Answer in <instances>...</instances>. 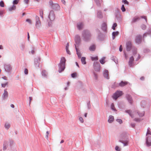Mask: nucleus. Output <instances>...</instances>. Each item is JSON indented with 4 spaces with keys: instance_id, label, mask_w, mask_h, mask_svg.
I'll list each match as a JSON object with an SVG mask.
<instances>
[{
    "instance_id": "obj_13",
    "label": "nucleus",
    "mask_w": 151,
    "mask_h": 151,
    "mask_svg": "<svg viewBox=\"0 0 151 151\" xmlns=\"http://www.w3.org/2000/svg\"><path fill=\"white\" fill-rule=\"evenodd\" d=\"M132 47V44L131 42L130 41H127L126 43V48L127 50L128 51H130Z\"/></svg>"
},
{
    "instance_id": "obj_2",
    "label": "nucleus",
    "mask_w": 151,
    "mask_h": 151,
    "mask_svg": "<svg viewBox=\"0 0 151 151\" xmlns=\"http://www.w3.org/2000/svg\"><path fill=\"white\" fill-rule=\"evenodd\" d=\"M81 36L83 40L87 42L90 40L91 34L89 30L88 29H84L82 32Z\"/></svg>"
},
{
    "instance_id": "obj_36",
    "label": "nucleus",
    "mask_w": 151,
    "mask_h": 151,
    "mask_svg": "<svg viewBox=\"0 0 151 151\" xmlns=\"http://www.w3.org/2000/svg\"><path fill=\"white\" fill-rule=\"evenodd\" d=\"M81 60L82 64L85 65L86 64V58L85 57H82L81 58Z\"/></svg>"
},
{
    "instance_id": "obj_57",
    "label": "nucleus",
    "mask_w": 151,
    "mask_h": 151,
    "mask_svg": "<svg viewBox=\"0 0 151 151\" xmlns=\"http://www.w3.org/2000/svg\"><path fill=\"white\" fill-rule=\"evenodd\" d=\"M122 3H124V4H129V2L127 0H122Z\"/></svg>"
},
{
    "instance_id": "obj_58",
    "label": "nucleus",
    "mask_w": 151,
    "mask_h": 151,
    "mask_svg": "<svg viewBox=\"0 0 151 151\" xmlns=\"http://www.w3.org/2000/svg\"><path fill=\"white\" fill-rule=\"evenodd\" d=\"M26 22H28L29 24H32V22L30 19H27L26 20Z\"/></svg>"
},
{
    "instance_id": "obj_46",
    "label": "nucleus",
    "mask_w": 151,
    "mask_h": 151,
    "mask_svg": "<svg viewBox=\"0 0 151 151\" xmlns=\"http://www.w3.org/2000/svg\"><path fill=\"white\" fill-rule=\"evenodd\" d=\"M91 60L92 61H93L94 60H98V57L96 56H95L94 57H91Z\"/></svg>"
},
{
    "instance_id": "obj_37",
    "label": "nucleus",
    "mask_w": 151,
    "mask_h": 151,
    "mask_svg": "<svg viewBox=\"0 0 151 151\" xmlns=\"http://www.w3.org/2000/svg\"><path fill=\"white\" fill-rule=\"evenodd\" d=\"M25 47V44L23 42L21 43L20 46V48L22 50H24Z\"/></svg>"
},
{
    "instance_id": "obj_29",
    "label": "nucleus",
    "mask_w": 151,
    "mask_h": 151,
    "mask_svg": "<svg viewBox=\"0 0 151 151\" xmlns=\"http://www.w3.org/2000/svg\"><path fill=\"white\" fill-rule=\"evenodd\" d=\"M9 146L10 147L9 149L11 150L12 149V147L13 146L14 144L13 140L12 139H9Z\"/></svg>"
},
{
    "instance_id": "obj_63",
    "label": "nucleus",
    "mask_w": 151,
    "mask_h": 151,
    "mask_svg": "<svg viewBox=\"0 0 151 151\" xmlns=\"http://www.w3.org/2000/svg\"><path fill=\"white\" fill-rule=\"evenodd\" d=\"M93 75L95 78L96 80L98 78L97 75L95 72H93Z\"/></svg>"
},
{
    "instance_id": "obj_12",
    "label": "nucleus",
    "mask_w": 151,
    "mask_h": 151,
    "mask_svg": "<svg viewBox=\"0 0 151 151\" xmlns=\"http://www.w3.org/2000/svg\"><path fill=\"white\" fill-rule=\"evenodd\" d=\"M35 18L36 20L35 26L36 27L39 28L41 25V23L39 18L38 16H36Z\"/></svg>"
},
{
    "instance_id": "obj_50",
    "label": "nucleus",
    "mask_w": 151,
    "mask_h": 151,
    "mask_svg": "<svg viewBox=\"0 0 151 151\" xmlns=\"http://www.w3.org/2000/svg\"><path fill=\"white\" fill-rule=\"evenodd\" d=\"M120 10L118 8L116 9L115 10V14H120Z\"/></svg>"
},
{
    "instance_id": "obj_43",
    "label": "nucleus",
    "mask_w": 151,
    "mask_h": 151,
    "mask_svg": "<svg viewBox=\"0 0 151 151\" xmlns=\"http://www.w3.org/2000/svg\"><path fill=\"white\" fill-rule=\"evenodd\" d=\"M149 128H148L147 129V131L146 134V136H151V132L149 130Z\"/></svg>"
},
{
    "instance_id": "obj_40",
    "label": "nucleus",
    "mask_w": 151,
    "mask_h": 151,
    "mask_svg": "<svg viewBox=\"0 0 151 151\" xmlns=\"http://www.w3.org/2000/svg\"><path fill=\"white\" fill-rule=\"evenodd\" d=\"M105 58V57H103L100 60L99 62L101 64H103L105 63V62L104 61V59Z\"/></svg>"
},
{
    "instance_id": "obj_42",
    "label": "nucleus",
    "mask_w": 151,
    "mask_h": 151,
    "mask_svg": "<svg viewBox=\"0 0 151 151\" xmlns=\"http://www.w3.org/2000/svg\"><path fill=\"white\" fill-rule=\"evenodd\" d=\"M87 104L88 109H90L91 108V105L89 101H87Z\"/></svg>"
},
{
    "instance_id": "obj_11",
    "label": "nucleus",
    "mask_w": 151,
    "mask_h": 151,
    "mask_svg": "<svg viewBox=\"0 0 151 151\" xmlns=\"http://www.w3.org/2000/svg\"><path fill=\"white\" fill-rule=\"evenodd\" d=\"M146 144L147 147L151 146V136H147L146 138Z\"/></svg>"
},
{
    "instance_id": "obj_34",
    "label": "nucleus",
    "mask_w": 151,
    "mask_h": 151,
    "mask_svg": "<svg viewBox=\"0 0 151 151\" xmlns=\"http://www.w3.org/2000/svg\"><path fill=\"white\" fill-rule=\"evenodd\" d=\"M75 47L76 50V54L78 57L79 58H80L81 57V53L79 52H78V49L76 47V46L75 45Z\"/></svg>"
},
{
    "instance_id": "obj_17",
    "label": "nucleus",
    "mask_w": 151,
    "mask_h": 151,
    "mask_svg": "<svg viewBox=\"0 0 151 151\" xmlns=\"http://www.w3.org/2000/svg\"><path fill=\"white\" fill-rule=\"evenodd\" d=\"M126 97L129 102L131 104H132L133 102V100L131 96L129 94H127Z\"/></svg>"
},
{
    "instance_id": "obj_44",
    "label": "nucleus",
    "mask_w": 151,
    "mask_h": 151,
    "mask_svg": "<svg viewBox=\"0 0 151 151\" xmlns=\"http://www.w3.org/2000/svg\"><path fill=\"white\" fill-rule=\"evenodd\" d=\"M117 26V24L116 23H113L112 27V29L113 30H115V27Z\"/></svg>"
},
{
    "instance_id": "obj_21",
    "label": "nucleus",
    "mask_w": 151,
    "mask_h": 151,
    "mask_svg": "<svg viewBox=\"0 0 151 151\" xmlns=\"http://www.w3.org/2000/svg\"><path fill=\"white\" fill-rule=\"evenodd\" d=\"M125 112L128 113L132 118H134V115L133 114V112L131 110H126L125 111Z\"/></svg>"
},
{
    "instance_id": "obj_45",
    "label": "nucleus",
    "mask_w": 151,
    "mask_h": 151,
    "mask_svg": "<svg viewBox=\"0 0 151 151\" xmlns=\"http://www.w3.org/2000/svg\"><path fill=\"white\" fill-rule=\"evenodd\" d=\"M141 29L143 30H145L146 28V26L144 24H142L141 26Z\"/></svg>"
},
{
    "instance_id": "obj_55",
    "label": "nucleus",
    "mask_w": 151,
    "mask_h": 151,
    "mask_svg": "<svg viewBox=\"0 0 151 151\" xmlns=\"http://www.w3.org/2000/svg\"><path fill=\"white\" fill-rule=\"evenodd\" d=\"M0 6L1 7H4V3L2 1H0Z\"/></svg>"
},
{
    "instance_id": "obj_25",
    "label": "nucleus",
    "mask_w": 151,
    "mask_h": 151,
    "mask_svg": "<svg viewBox=\"0 0 151 151\" xmlns=\"http://www.w3.org/2000/svg\"><path fill=\"white\" fill-rule=\"evenodd\" d=\"M127 83L128 82H127L122 81L119 83V85L121 87H123L127 85Z\"/></svg>"
},
{
    "instance_id": "obj_20",
    "label": "nucleus",
    "mask_w": 151,
    "mask_h": 151,
    "mask_svg": "<svg viewBox=\"0 0 151 151\" xmlns=\"http://www.w3.org/2000/svg\"><path fill=\"white\" fill-rule=\"evenodd\" d=\"M8 96V94L7 91H6V89H5L4 90V92L3 93L2 95L3 99L4 100L6 99Z\"/></svg>"
},
{
    "instance_id": "obj_39",
    "label": "nucleus",
    "mask_w": 151,
    "mask_h": 151,
    "mask_svg": "<svg viewBox=\"0 0 151 151\" xmlns=\"http://www.w3.org/2000/svg\"><path fill=\"white\" fill-rule=\"evenodd\" d=\"M10 126V124L8 123H5V125H4V127L5 128V129H9Z\"/></svg>"
},
{
    "instance_id": "obj_41",
    "label": "nucleus",
    "mask_w": 151,
    "mask_h": 151,
    "mask_svg": "<svg viewBox=\"0 0 151 151\" xmlns=\"http://www.w3.org/2000/svg\"><path fill=\"white\" fill-rule=\"evenodd\" d=\"M137 113L139 116L142 117L144 116L145 112L144 111H143L142 112L140 113V112L138 111Z\"/></svg>"
},
{
    "instance_id": "obj_4",
    "label": "nucleus",
    "mask_w": 151,
    "mask_h": 151,
    "mask_svg": "<svg viewBox=\"0 0 151 151\" xmlns=\"http://www.w3.org/2000/svg\"><path fill=\"white\" fill-rule=\"evenodd\" d=\"M49 5L50 7L55 10L57 11L59 10L60 9V6L58 4L53 3L52 0L49 1Z\"/></svg>"
},
{
    "instance_id": "obj_23",
    "label": "nucleus",
    "mask_w": 151,
    "mask_h": 151,
    "mask_svg": "<svg viewBox=\"0 0 151 151\" xmlns=\"http://www.w3.org/2000/svg\"><path fill=\"white\" fill-rule=\"evenodd\" d=\"M107 25L105 23H103L101 26V29L103 31L105 32L106 30Z\"/></svg>"
},
{
    "instance_id": "obj_35",
    "label": "nucleus",
    "mask_w": 151,
    "mask_h": 151,
    "mask_svg": "<svg viewBox=\"0 0 151 151\" xmlns=\"http://www.w3.org/2000/svg\"><path fill=\"white\" fill-rule=\"evenodd\" d=\"M141 104L142 107L143 108L145 107L146 104V101L145 100L142 101L141 103Z\"/></svg>"
},
{
    "instance_id": "obj_53",
    "label": "nucleus",
    "mask_w": 151,
    "mask_h": 151,
    "mask_svg": "<svg viewBox=\"0 0 151 151\" xmlns=\"http://www.w3.org/2000/svg\"><path fill=\"white\" fill-rule=\"evenodd\" d=\"M121 9L122 12H124L126 11V9L124 7V5L123 4L122 5Z\"/></svg>"
},
{
    "instance_id": "obj_52",
    "label": "nucleus",
    "mask_w": 151,
    "mask_h": 151,
    "mask_svg": "<svg viewBox=\"0 0 151 151\" xmlns=\"http://www.w3.org/2000/svg\"><path fill=\"white\" fill-rule=\"evenodd\" d=\"M116 120L117 122H118L120 124H121L122 123V121L121 119H117Z\"/></svg>"
},
{
    "instance_id": "obj_24",
    "label": "nucleus",
    "mask_w": 151,
    "mask_h": 151,
    "mask_svg": "<svg viewBox=\"0 0 151 151\" xmlns=\"http://www.w3.org/2000/svg\"><path fill=\"white\" fill-rule=\"evenodd\" d=\"M115 17L116 19H117L118 22H120L122 20V18L120 14H115Z\"/></svg>"
},
{
    "instance_id": "obj_59",
    "label": "nucleus",
    "mask_w": 151,
    "mask_h": 151,
    "mask_svg": "<svg viewBox=\"0 0 151 151\" xmlns=\"http://www.w3.org/2000/svg\"><path fill=\"white\" fill-rule=\"evenodd\" d=\"M49 133L48 131L46 132L45 137L47 139V140H48V135Z\"/></svg>"
},
{
    "instance_id": "obj_56",
    "label": "nucleus",
    "mask_w": 151,
    "mask_h": 151,
    "mask_svg": "<svg viewBox=\"0 0 151 151\" xmlns=\"http://www.w3.org/2000/svg\"><path fill=\"white\" fill-rule=\"evenodd\" d=\"M115 150L116 151H120L121 149L119 146H116L115 147Z\"/></svg>"
},
{
    "instance_id": "obj_14",
    "label": "nucleus",
    "mask_w": 151,
    "mask_h": 151,
    "mask_svg": "<svg viewBox=\"0 0 151 151\" xmlns=\"http://www.w3.org/2000/svg\"><path fill=\"white\" fill-rule=\"evenodd\" d=\"M142 40V36L139 35L137 36L135 38V42L137 44H140Z\"/></svg>"
},
{
    "instance_id": "obj_49",
    "label": "nucleus",
    "mask_w": 151,
    "mask_h": 151,
    "mask_svg": "<svg viewBox=\"0 0 151 151\" xmlns=\"http://www.w3.org/2000/svg\"><path fill=\"white\" fill-rule=\"evenodd\" d=\"M77 75V73L76 72H74L71 74V76L73 78H75L76 77Z\"/></svg>"
},
{
    "instance_id": "obj_48",
    "label": "nucleus",
    "mask_w": 151,
    "mask_h": 151,
    "mask_svg": "<svg viewBox=\"0 0 151 151\" xmlns=\"http://www.w3.org/2000/svg\"><path fill=\"white\" fill-rule=\"evenodd\" d=\"M40 15L42 18V19H43V11L42 10H40Z\"/></svg>"
},
{
    "instance_id": "obj_62",
    "label": "nucleus",
    "mask_w": 151,
    "mask_h": 151,
    "mask_svg": "<svg viewBox=\"0 0 151 151\" xmlns=\"http://www.w3.org/2000/svg\"><path fill=\"white\" fill-rule=\"evenodd\" d=\"M7 84V82H6V83H2L1 84V86L2 87L4 88Z\"/></svg>"
},
{
    "instance_id": "obj_51",
    "label": "nucleus",
    "mask_w": 151,
    "mask_h": 151,
    "mask_svg": "<svg viewBox=\"0 0 151 151\" xmlns=\"http://www.w3.org/2000/svg\"><path fill=\"white\" fill-rule=\"evenodd\" d=\"M133 55L135 56V55L137 54V49L136 48H135L133 50Z\"/></svg>"
},
{
    "instance_id": "obj_19",
    "label": "nucleus",
    "mask_w": 151,
    "mask_h": 151,
    "mask_svg": "<svg viewBox=\"0 0 151 151\" xmlns=\"http://www.w3.org/2000/svg\"><path fill=\"white\" fill-rule=\"evenodd\" d=\"M98 38L100 41H103L104 40V35L100 32L98 35Z\"/></svg>"
},
{
    "instance_id": "obj_6",
    "label": "nucleus",
    "mask_w": 151,
    "mask_h": 151,
    "mask_svg": "<svg viewBox=\"0 0 151 151\" xmlns=\"http://www.w3.org/2000/svg\"><path fill=\"white\" fill-rule=\"evenodd\" d=\"M4 68L5 72L7 73H10L12 70L11 66L9 64H4Z\"/></svg>"
},
{
    "instance_id": "obj_32",
    "label": "nucleus",
    "mask_w": 151,
    "mask_h": 151,
    "mask_svg": "<svg viewBox=\"0 0 151 151\" xmlns=\"http://www.w3.org/2000/svg\"><path fill=\"white\" fill-rule=\"evenodd\" d=\"M16 9V6L13 5L10 6L8 8V10L9 11L11 12L12 10H15Z\"/></svg>"
},
{
    "instance_id": "obj_33",
    "label": "nucleus",
    "mask_w": 151,
    "mask_h": 151,
    "mask_svg": "<svg viewBox=\"0 0 151 151\" xmlns=\"http://www.w3.org/2000/svg\"><path fill=\"white\" fill-rule=\"evenodd\" d=\"M95 45H92L90 47L89 49L90 51H93L95 50Z\"/></svg>"
},
{
    "instance_id": "obj_26",
    "label": "nucleus",
    "mask_w": 151,
    "mask_h": 151,
    "mask_svg": "<svg viewBox=\"0 0 151 151\" xmlns=\"http://www.w3.org/2000/svg\"><path fill=\"white\" fill-rule=\"evenodd\" d=\"M119 33V32L117 31L113 32L112 33V39L114 40L115 37V36L117 35Z\"/></svg>"
},
{
    "instance_id": "obj_18",
    "label": "nucleus",
    "mask_w": 151,
    "mask_h": 151,
    "mask_svg": "<svg viewBox=\"0 0 151 151\" xmlns=\"http://www.w3.org/2000/svg\"><path fill=\"white\" fill-rule=\"evenodd\" d=\"M83 24L82 22H79L77 23V27L79 30H81L83 27Z\"/></svg>"
},
{
    "instance_id": "obj_22",
    "label": "nucleus",
    "mask_w": 151,
    "mask_h": 151,
    "mask_svg": "<svg viewBox=\"0 0 151 151\" xmlns=\"http://www.w3.org/2000/svg\"><path fill=\"white\" fill-rule=\"evenodd\" d=\"M8 142L7 141L5 140L4 141V144H3V150H6L7 147L8 146Z\"/></svg>"
},
{
    "instance_id": "obj_15",
    "label": "nucleus",
    "mask_w": 151,
    "mask_h": 151,
    "mask_svg": "<svg viewBox=\"0 0 151 151\" xmlns=\"http://www.w3.org/2000/svg\"><path fill=\"white\" fill-rule=\"evenodd\" d=\"M103 75L105 78L109 79V72L107 70H105L103 72Z\"/></svg>"
},
{
    "instance_id": "obj_38",
    "label": "nucleus",
    "mask_w": 151,
    "mask_h": 151,
    "mask_svg": "<svg viewBox=\"0 0 151 151\" xmlns=\"http://www.w3.org/2000/svg\"><path fill=\"white\" fill-rule=\"evenodd\" d=\"M111 109L113 111H116V110L114 107V104L113 103H111Z\"/></svg>"
},
{
    "instance_id": "obj_31",
    "label": "nucleus",
    "mask_w": 151,
    "mask_h": 151,
    "mask_svg": "<svg viewBox=\"0 0 151 151\" xmlns=\"http://www.w3.org/2000/svg\"><path fill=\"white\" fill-rule=\"evenodd\" d=\"M97 17L100 19L102 18L103 17V16L102 12L100 11H98L97 13Z\"/></svg>"
},
{
    "instance_id": "obj_1",
    "label": "nucleus",
    "mask_w": 151,
    "mask_h": 151,
    "mask_svg": "<svg viewBox=\"0 0 151 151\" xmlns=\"http://www.w3.org/2000/svg\"><path fill=\"white\" fill-rule=\"evenodd\" d=\"M129 141V134L125 132L122 133L119 141L123 144V146L125 147L128 145Z\"/></svg>"
},
{
    "instance_id": "obj_64",
    "label": "nucleus",
    "mask_w": 151,
    "mask_h": 151,
    "mask_svg": "<svg viewBox=\"0 0 151 151\" xmlns=\"http://www.w3.org/2000/svg\"><path fill=\"white\" fill-rule=\"evenodd\" d=\"M79 120L81 123H82L83 122V120L82 117H79Z\"/></svg>"
},
{
    "instance_id": "obj_28",
    "label": "nucleus",
    "mask_w": 151,
    "mask_h": 151,
    "mask_svg": "<svg viewBox=\"0 0 151 151\" xmlns=\"http://www.w3.org/2000/svg\"><path fill=\"white\" fill-rule=\"evenodd\" d=\"M114 116L111 115L109 116L108 121L109 123H111L114 121Z\"/></svg>"
},
{
    "instance_id": "obj_9",
    "label": "nucleus",
    "mask_w": 151,
    "mask_h": 151,
    "mask_svg": "<svg viewBox=\"0 0 151 151\" xmlns=\"http://www.w3.org/2000/svg\"><path fill=\"white\" fill-rule=\"evenodd\" d=\"M122 95V91H117L115 93L112 97L115 100H116L117 98Z\"/></svg>"
},
{
    "instance_id": "obj_8",
    "label": "nucleus",
    "mask_w": 151,
    "mask_h": 151,
    "mask_svg": "<svg viewBox=\"0 0 151 151\" xmlns=\"http://www.w3.org/2000/svg\"><path fill=\"white\" fill-rule=\"evenodd\" d=\"M93 68L95 70L99 72L100 69V65L99 62H95L93 63Z\"/></svg>"
},
{
    "instance_id": "obj_7",
    "label": "nucleus",
    "mask_w": 151,
    "mask_h": 151,
    "mask_svg": "<svg viewBox=\"0 0 151 151\" xmlns=\"http://www.w3.org/2000/svg\"><path fill=\"white\" fill-rule=\"evenodd\" d=\"M48 17L50 21H53L55 18V15L54 11L53 10L50 11Z\"/></svg>"
},
{
    "instance_id": "obj_60",
    "label": "nucleus",
    "mask_w": 151,
    "mask_h": 151,
    "mask_svg": "<svg viewBox=\"0 0 151 151\" xmlns=\"http://www.w3.org/2000/svg\"><path fill=\"white\" fill-rule=\"evenodd\" d=\"M24 74L26 75H27L28 74V70L27 69L25 68L24 70Z\"/></svg>"
},
{
    "instance_id": "obj_16",
    "label": "nucleus",
    "mask_w": 151,
    "mask_h": 151,
    "mask_svg": "<svg viewBox=\"0 0 151 151\" xmlns=\"http://www.w3.org/2000/svg\"><path fill=\"white\" fill-rule=\"evenodd\" d=\"M134 58L133 56H132L129 58L128 64L130 67H133V62L134 61Z\"/></svg>"
},
{
    "instance_id": "obj_47",
    "label": "nucleus",
    "mask_w": 151,
    "mask_h": 151,
    "mask_svg": "<svg viewBox=\"0 0 151 151\" xmlns=\"http://www.w3.org/2000/svg\"><path fill=\"white\" fill-rule=\"evenodd\" d=\"M94 1L97 6H100L101 4L99 0H94Z\"/></svg>"
},
{
    "instance_id": "obj_54",
    "label": "nucleus",
    "mask_w": 151,
    "mask_h": 151,
    "mask_svg": "<svg viewBox=\"0 0 151 151\" xmlns=\"http://www.w3.org/2000/svg\"><path fill=\"white\" fill-rule=\"evenodd\" d=\"M19 0H14L13 2V4L14 5L17 4L19 2Z\"/></svg>"
},
{
    "instance_id": "obj_5",
    "label": "nucleus",
    "mask_w": 151,
    "mask_h": 151,
    "mask_svg": "<svg viewBox=\"0 0 151 151\" xmlns=\"http://www.w3.org/2000/svg\"><path fill=\"white\" fill-rule=\"evenodd\" d=\"M74 40L76 43L75 45H76V47L77 45L78 47V46L81 42V40L80 36L78 35H76L74 38Z\"/></svg>"
},
{
    "instance_id": "obj_30",
    "label": "nucleus",
    "mask_w": 151,
    "mask_h": 151,
    "mask_svg": "<svg viewBox=\"0 0 151 151\" xmlns=\"http://www.w3.org/2000/svg\"><path fill=\"white\" fill-rule=\"evenodd\" d=\"M41 74L43 77L47 78V73L45 70H42V72Z\"/></svg>"
},
{
    "instance_id": "obj_61",
    "label": "nucleus",
    "mask_w": 151,
    "mask_h": 151,
    "mask_svg": "<svg viewBox=\"0 0 151 151\" xmlns=\"http://www.w3.org/2000/svg\"><path fill=\"white\" fill-rule=\"evenodd\" d=\"M52 21H49L48 22V25L49 26V27H50V26H51L52 25Z\"/></svg>"
},
{
    "instance_id": "obj_10",
    "label": "nucleus",
    "mask_w": 151,
    "mask_h": 151,
    "mask_svg": "<svg viewBox=\"0 0 151 151\" xmlns=\"http://www.w3.org/2000/svg\"><path fill=\"white\" fill-rule=\"evenodd\" d=\"M40 58L38 56L35 58L34 60V65L36 68L39 67Z\"/></svg>"
},
{
    "instance_id": "obj_27",
    "label": "nucleus",
    "mask_w": 151,
    "mask_h": 151,
    "mask_svg": "<svg viewBox=\"0 0 151 151\" xmlns=\"http://www.w3.org/2000/svg\"><path fill=\"white\" fill-rule=\"evenodd\" d=\"M140 19V18L139 17H135L133 18L132 19V23H135V22H137V21H138V20H139V19Z\"/></svg>"
},
{
    "instance_id": "obj_3",
    "label": "nucleus",
    "mask_w": 151,
    "mask_h": 151,
    "mask_svg": "<svg viewBox=\"0 0 151 151\" xmlns=\"http://www.w3.org/2000/svg\"><path fill=\"white\" fill-rule=\"evenodd\" d=\"M66 60L64 57H62L60 59V62L58 65V71L61 73L63 71L65 68V64Z\"/></svg>"
}]
</instances>
